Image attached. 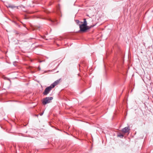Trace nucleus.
<instances>
[{
    "mask_svg": "<svg viewBox=\"0 0 153 153\" xmlns=\"http://www.w3.org/2000/svg\"><path fill=\"white\" fill-rule=\"evenodd\" d=\"M53 99L52 97H46L43 99L42 101V103L43 105H45L47 103H49L51 102V101Z\"/></svg>",
    "mask_w": 153,
    "mask_h": 153,
    "instance_id": "1",
    "label": "nucleus"
},
{
    "mask_svg": "<svg viewBox=\"0 0 153 153\" xmlns=\"http://www.w3.org/2000/svg\"><path fill=\"white\" fill-rule=\"evenodd\" d=\"M80 30L82 32H85L88 29V26L86 25H83L79 24Z\"/></svg>",
    "mask_w": 153,
    "mask_h": 153,
    "instance_id": "2",
    "label": "nucleus"
},
{
    "mask_svg": "<svg viewBox=\"0 0 153 153\" xmlns=\"http://www.w3.org/2000/svg\"><path fill=\"white\" fill-rule=\"evenodd\" d=\"M53 88L51 85L47 87L45 89L43 93V94L44 95H47L49 93L50 91L51 90V89Z\"/></svg>",
    "mask_w": 153,
    "mask_h": 153,
    "instance_id": "3",
    "label": "nucleus"
},
{
    "mask_svg": "<svg viewBox=\"0 0 153 153\" xmlns=\"http://www.w3.org/2000/svg\"><path fill=\"white\" fill-rule=\"evenodd\" d=\"M60 80V79H59L53 83L51 84V85L53 88H54L55 86L58 85L59 83Z\"/></svg>",
    "mask_w": 153,
    "mask_h": 153,
    "instance_id": "4",
    "label": "nucleus"
},
{
    "mask_svg": "<svg viewBox=\"0 0 153 153\" xmlns=\"http://www.w3.org/2000/svg\"><path fill=\"white\" fill-rule=\"evenodd\" d=\"M128 127H126L122 129V132L124 133H127L129 131Z\"/></svg>",
    "mask_w": 153,
    "mask_h": 153,
    "instance_id": "5",
    "label": "nucleus"
},
{
    "mask_svg": "<svg viewBox=\"0 0 153 153\" xmlns=\"http://www.w3.org/2000/svg\"><path fill=\"white\" fill-rule=\"evenodd\" d=\"M81 25H82V26L85 25L86 26L87 25V21H86V19H84L83 23L81 24Z\"/></svg>",
    "mask_w": 153,
    "mask_h": 153,
    "instance_id": "6",
    "label": "nucleus"
},
{
    "mask_svg": "<svg viewBox=\"0 0 153 153\" xmlns=\"http://www.w3.org/2000/svg\"><path fill=\"white\" fill-rule=\"evenodd\" d=\"M118 136L119 137H123V135L121 134H119L118 135Z\"/></svg>",
    "mask_w": 153,
    "mask_h": 153,
    "instance_id": "7",
    "label": "nucleus"
},
{
    "mask_svg": "<svg viewBox=\"0 0 153 153\" xmlns=\"http://www.w3.org/2000/svg\"><path fill=\"white\" fill-rule=\"evenodd\" d=\"M76 22H77V23H79L80 22H79V21L78 20H76Z\"/></svg>",
    "mask_w": 153,
    "mask_h": 153,
    "instance_id": "8",
    "label": "nucleus"
},
{
    "mask_svg": "<svg viewBox=\"0 0 153 153\" xmlns=\"http://www.w3.org/2000/svg\"><path fill=\"white\" fill-rule=\"evenodd\" d=\"M43 113H42L40 114V116H42V115L43 114Z\"/></svg>",
    "mask_w": 153,
    "mask_h": 153,
    "instance_id": "9",
    "label": "nucleus"
},
{
    "mask_svg": "<svg viewBox=\"0 0 153 153\" xmlns=\"http://www.w3.org/2000/svg\"><path fill=\"white\" fill-rule=\"evenodd\" d=\"M39 70L40 69L39 68Z\"/></svg>",
    "mask_w": 153,
    "mask_h": 153,
    "instance_id": "10",
    "label": "nucleus"
},
{
    "mask_svg": "<svg viewBox=\"0 0 153 153\" xmlns=\"http://www.w3.org/2000/svg\"><path fill=\"white\" fill-rule=\"evenodd\" d=\"M80 23H82V22H80Z\"/></svg>",
    "mask_w": 153,
    "mask_h": 153,
    "instance_id": "11",
    "label": "nucleus"
}]
</instances>
